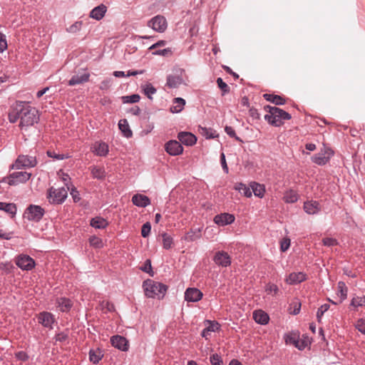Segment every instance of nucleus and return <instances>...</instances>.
<instances>
[{
	"instance_id": "obj_14",
	"label": "nucleus",
	"mask_w": 365,
	"mask_h": 365,
	"mask_svg": "<svg viewBox=\"0 0 365 365\" xmlns=\"http://www.w3.org/2000/svg\"><path fill=\"white\" fill-rule=\"evenodd\" d=\"M184 70H180V73L176 75H169L167 77L166 86L170 88H177L184 83L182 75Z\"/></svg>"
},
{
	"instance_id": "obj_51",
	"label": "nucleus",
	"mask_w": 365,
	"mask_h": 365,
	"mask_svg": "<svg viewBox=\"0 0 365 365\" xmlns=\"http://www.w3.org/2000/svg\"><path fill=\"white\" fill-rule=\"evenodd\" d=\"M7 48L6 36L0 31V53H3Z\"/></svg>"
},
{
	"instance_id": "obj_24",
	"label": "nucleus",
	"mask_w": 365,
	"mask_h": 365,
	"mask_svg": "<svg viewBox=\"0 0 365 365\" xmlns=\"http://www.w3.org/2000/svg\"><path fill=\"white\" fill-rule=\"evenodd\" d=\"M304 210L309 215H314L319 212L320 207L317 201H308L304 204Z\"/></svg>"
},
{
	"instance_id": "obj_52",
	"label": "nucleus",
	"mask_w": 365,
	"mask_h": 365,
	"mask_svg": "<svg viewBox=\"0 0 365 365\" xmlns=\"http://www.w3.org/2000/svg\"><path fill=\"white\" fill-rule=\"evenodd\" d=\"M47 155L48 157L54 158L56 160H63L68 158V156H66L63 154L56 153L54 150H48Z\"/></svg>"
},
{
	"instance_id": "obj_39",
	"label": "nucleus",
	"mask_w": 365,
	"mask_h": 365,
	"mask_svg": "<svg viewBox=\"0 0 365 365\" xmlns=\"http://www.w3.org/2000/svg\"><path fill=\"white\" fill-rule=\"evenodd\" d=\"M338 295L341 298V301L344 300L347 296V288L346 284L343 282H339L338 283Z\"/></svg>"
},
{
	"instance_id": "obj_56",
	"label": "nucleus",
	"mask_w": 365,
	"mask_h": 365,
	"mask_svg": "<svg viewBox=\"0 0 365 365\" xmlns=\"http://www.w3.org/2000/svg\"><path fill=\"white\" fill-rule=\"evenodd\" d=\"M289 246L290 240L288 238H285L281 242L280 250L282 252H285L289 249Z\"/></svg>"
},
{
	"instance_id": "obj_5",
	"label": "nucleus",
	"mask_w": 365,
	"mask_h": 365,
	"mask_svg": "<svg viewBox=\"0 0 365 365\" xmlns=\"http://www.w3.org/2000/svg\"><path fill=\"white\" fill-rule=\"evenodd\" d=\"M36 164L37 160L36 157L21 155L17 158L15 163L11 165V168L22 169L26 168H34Z\"/></svg>"
},
{
	"instance_id": "obj_3",
	"label": "nucleus",
	"mask_w": 365,
	"mask_h": 365,
	"mask_svg": "<svg viewBox=\"0 0 365 365\" xmlns=\"http://www.w3.org/2000/svg\"><path fill=\"white\" fill-rule=\"evenodd\" d=\"M145 294L149 298L161 299L163 298L167 291V287L158 282H155L152 279H147L143 284Z\"/></svg>"
},
{
	"instance_id": "obj_20",
	"label": "nucleus",
	"mask_w": 365,
	"mask_h": 365,
	"mask_svg": "<svg viewBox=\"0 0 365 365\" xmlns=\"http://www.w3.org/2000/svg\"><path fill=\"white\" fill-rule=\"evenodd\" d=\"M90 74L87 72L73 75L68 81V85L73 86L88 81Z\"/></svg>"
},
{
	"instance_id": "obj_62",
	"label": "nucleus",
	"mask_w": 365,
	"mask_h": 365,
	"mask_svg": "<svg viewBox=\"0 0 365 365\" xmlns=\"http://www.w3.org/2000/svg\"><path fill=\"white\" fill-rule=\"evenodd\" d=\"M110 79H106L102 81L100 84V89L106 90L110 88Z\"/></svg>"
},
{
	"instance_id": "obj_35",
	"label": "nucleus",
	"mask_w": 365,
	"mask_h": 365,
	"mask_svg": "<svg viewBox=\"0 0 365 365\" xmlns=\"http://www.w3.org/2000/svg\"><path fill=\"white\" fill-rule=\"evenodd\" d=\"M0 210L14 215L16 212V207L13 203H6L0 202Z\"/></svg>"
},
{
	"instance_id": "obj_53",
	"label": "nucleus",
	"mask_w": 365,
	"mask_h": 365,
	"mask_svg": "<svg viewBox=\"0 0 365 365\" xmlns=\"http://www.w3.org/2000/svg\"><path fill=\"white\" fill-rule=\"evenodd\" d=\"M265 291L267 294H277L279 289L276 284H268L266 285Z\"/></svg>"
},
{
	"instance_id": "obj_42",
	"label": "nucleus",
	"mask_w": 365,
	"mask_h": 365,
	"mask_svg": "<svg viewBox=\"0 0 365 365\" xmlns=\"http://www.w3.org/2000/svg\"><path fill=\"white\" fill-rule=\"evenodd\" d=\"M351 306L353 307H361L365 306V296L359 297H354L351 302Z\"/></svg>"
},
{
	"instance_id": "obj_11",
	"label": "nucleus",
	"mask_w": 365,
	"mask_h": 365,
	"mask_svg": "<svg viewBox=\"0 0 365 365\" xmlns=\"http://www.w3.org/2000/svg\"><path fill=\"white\" fill-rule=\"evenodd\" d=\"M214 262L222 267H227L231 264V257L229 254L225 251H218L213 257Z\"/></svg>"
},
{
	"instance_id": "obj_58",
	"label": "nucleus",
	"mask_w": 365,
	"mask_h": 365,
	"mask_svg": "<svg viewBox=\"0 0 365 365\" xmlns=\"http://www.w3.org/2000/svg\"><path fill=\"white\" fill-rule=\"evenodd\" d=\"M220 163L223 170L226 173H228L229 169L226 163L225 155L223 153H222L220 155Z\"/></svg>"
},
{
	"instance_id": "obj_36",
	"label": "nucleus",
	"mask_w": 365,
	"mask_h": 365,
	"mask_svg": "<svg viewBox=\"0 0 365 365\" xmlns=\"http://www.w3.org/2000/svg\"><path fill=\"white\" fill-rule=\"evenodd\" d=\"M235 188L245 197H250L252 196L251 187H247L244 183L240 182L236 184Z\"/></svg>"
},
{
	"instance_id": "obj_13",
	"label": "nucleus",
	"mask_w": 365,
	"mask_h": 365,
	"mask_svg": "<svg viewBox=\"0 0 365 365\" xmlns=\"http://www.w3.org/2000/svg\"><path fill=\"white\" fill-rule=\"evenodd\" d=\"M202 296V292L197 288H187L185 292V299L190 302H197Z\"/></svg>"
},
{
	"instance_id": "obj_59",
	"label": "nucleus",
	"mask_w": 365,
	"mask_h": 365,
	"mask_svg": "<svg viewBox=\"0 0 365 365\" xmlns=\"http://www.w3.org/2000/svg\"><path fill=\"white\" fill-rule=\"evenodd\" d=\"M286 343L288 344H293L295 345L296 347H297L299 350H302V347L301 346H299V341L294 338V337H292V336H287L286 339Z\"/></svg>"
},
{
	"instance_id": "obj_17",
	"label": "nucleus",
	"mask_w": 365,
	"mask_h": 365,
	"mask_svg": "<svg viewBox=\"0 0 365 365\" xmlns=\"http://www.w3.org/2000/svg\"><path fill=\"white\" fill-rule=\"evenodd\" d=\"M38 322L42 324L44 327L50 329H53V324L55 322L53 315L47 312H43L38 314Z\"/></svg>"
},
{
	"instance_id": "obj_29",
	"label": "nucleus",
	"mask_w": 365,
	"mask_h": 365,
	"mask_svg": "<svg viewBox=\"0 0 365 365\" xmlns=\"http://www.w3.org/2000/svg\"><path fill=\"white\" fill-rule=\"evenodd\" d=\"M263 97L267 101H270L275 105H284L285 103V100L280 96L265 93Z\"/></svg>"
},
{
	"instance_id": "obj_54",
	"label": "nucleus",
	"mask_w": 365,
	"mask_h": 365,
	"mask_svg": "<svg viewBox=\"0 0 365 365\" xmlns=\"http://www.w3.org/2000/svg\"><path fill=\"white\" fill-rule=\"evenodd\" d=\"M81 25H82L81 22L77 21V22L74 23L73 24H72L71 26H70L67 29V31L70 32V33H76L81 29Z\"/></svg>"
},
{
	"instance_id": "obj_10",
	"label": "nucleus",
	"mask_w": 365,
	"mask_h": 365,
	"mask_svg": "<svg viewBox=\"0 0 365 365\" xmlns=\"http://www.w3.org/2000/svg\"><path fill=\"white\" fill-rule=\"evenodd\" d=\"M44 215V210L38 205H30L25 212V216L29 220L38 222Z\"/></svg>"
},
{
	"instance_id": "obj_9",
	"label": "nucleus",
	"mask_w": 365,
	"mask_h": 365,
	"mask_svg": "<svg viewBox=\"0 0 365 365\" xmlns=\"http://www.w3.org/2000/svg\"><path fill=\"white\" fill-rule=\"evenodd\" d=\"M16 264L22 270L29 271L35 267V261L27 255H19L16 257Z\"/></svg>"
},
{
	"instance_id": "obj_6",
	"label": "nucleus",
	"mask_w": 365,
	"mask_h": 365,
	"mask_svg": "<svg viewBox=\"0 0 365 365\" xmlns=\"http://www.w3.org/2000/svg\"><path fill=\"white\" fill-rule=\"evenodd\" d=\"M333 155V150L331 148L324 145L323 148L321 149L319 153L312 156V160L313 163L319 165H324L329 162Z\"/></svg>"
},
{
	"instance_id": "obj_26",
	"label": "nucleus",
	"mask_w": 365,
	"mask_h": 365,
	"mask_svg": "<svg viewBox=\"0 0 365 365\" xmlns=\"http://www.w3.org/2000/svg\"><path fill=\"white\" fill-rule=\"evenodd\" d=\"M253 318L257 323L260 324H266L269 322V316L262 310L254 312Z\"/></svg>"
},
{
	"instance_id": "obj_57",
	"label": "nucleus",
	"mask_w": 365,
	"mask_h": 365,
	"mask_svg": "<svg viewBox=\"0 0 365 365\" xmlns=\"http://www.w3.org/2000/svg\"><path fill=\"white\" fill-rule=\"evenodd\" d=\"M15 356L17 359L23 361H25L28 360V359H29L28 354L23 351L16 352L15 354Z\"/></svg>"
},
{
	"instance_id": "obj_63",
	"label": "nucleus",
	"mask_w": 365,
	"mask_h": 365,
	"mask_svg": "<svg viewBox=\"0 0 365 365\" xmlns=\"http://www.w3.org/2000/svg\"><path fill=\"white\" fill-rule=\"evenodd\" d=\"M12 267V264L10 262H1L0 264V269L9 271Z\"/></svg>"
},
{
	"instance_id": "obj_49",
	"label": "nucleus",
	"mask_w": 365,
	"mask_h": 365,
	"mask_svg": "<svg viewBox=\"0 0 365 365\" xmlns=\"http://www.w3.org/2000/svg\"><path fill=\"white\" fill-rule=\"evenodd\" d=\"M322 243L327 247H334L338 244L337 240L332 237H325L322 240Z\"/></svg>"
},
{
	"instance_id": "obj_18",
	"label": "nucleus",
	"mask_w": 365,
	"mask_h": 365,
	"mask_svg": "<svg viewBox=\"0 0 365 365\" xmlns=\"http://www.w3.org/2000/svg\"><path fill=\"white\" fill-rule=\"evenodd\" d=\"M110 342H111V344L121 350V351H127L128 349V341L127 339L122 336H119V335H115V336H113L111 338H110Z\"/></svg>"
},
{
	"instance_id": "obj_7",
	"label": "nucleus",
	"mask_w": 365,
	"mask_h": 365,
	"mask_svg": "<svg viewBox=\"0 0 365 365\" xmlns=\"http://www.w3.org/2000/svg\"><path fill=\"white\" fill-rule=\"evenodd\" d=\"M31 176V174L26 171L14 172L8 177L7 183L9 185H16L19 183H24L30 179Z\"/></svg>"
},
{
	"instance_id": "obj_32",
	"label": "nucleus",
	"mask_w": 365,
	"mask_h": 365,
	"mask_svg": "<svg viewBox=\"0 0 365 365\" xmlns=\"http://www.w3.org/2000/svg\"><path fill=\"white\" fill-rule=\"evenodd\" d=\"M118 127L126 138L132 136L133 133L129 128V125L126 119L120 120L118 122Z\"/></svg>"
},
{
	"instance_id": "obj_40",
	"label": "nucleus",
	"mask_w": 365,
	"mask_h": 365,
	"mask_svg": "<svg viewBox=\"0 0 365 365\" xmlns=\"http://www.w3.org/2000/svg\"><path fill=\"white\" fill-rule=\"evenodd\" d=\"M163 247L166 250L170 249L173 245V238L167 233L162 235Z\"/></svg>"
},
{
	"instance_id": "obj_21",
	"label": "nucleus",
	"mask_w": 365,
	"mask_h": 365,
	"mask_svg": "<svg viewBox=\"0 0 365 365\" xmlns=\"http://www.w3.org/2000/svg\"><path fill=\"white\" fill-rule=\"evenodd\" d=\"M133 203L140 207H145L150 204L148 197L141 194H135L132 197Z\"/></svg>"
},
{
	"instance_id": "obj_4",
	"label": "nucleus",
	"mask_w": 365,
	"mask_h": 365,
	"mask_svg": "<svg viewBox=\"0 0 365 365\" xmlns=\"http://www.w3.org/2000/svg\"><path fill=\"white\" fill-rule=\"evenodd\" d=\"M69 189V187L66 189L65 187H51L48 191L49 202L53 204H61L66 199Z\"/></svg>"
},
{
	"instance_id": "obj_43",
	"label": "nucleus",
	"mask_w": 365,
	"mask_h": 365,
	"mask_svg": "<svg viewBox=\"0 0 365 365\" xmlns=\"http://www.w3.org/2000/svg\"><path fill=\"white\" fill-rule=\"evenodd\" d=\"M219 329V324L217 322H210V325L204 329L202 331V336H205V333H210L211 331H215Z\"/></svg>"
},
{
	"instance_id": "obj_60",
	"label": "nucleus",
	"mask_w": 365,
	"mask_h": 365,
	"mask_svg": "<svg viewBox=\"0 0 365 365\" xmlns=\"http://www.w3.org/2000/svg\"><path fill=\"white\" fill-rule=\"evenodd\" d=\"M140 269L142 271H143L145 272L150 273L152 269L150 260L147 259L145 262L144 266L143 267H141Z\"/></svg>"
},
{
	"instance_id": "obj_46",
	"label": "nucleus",
	"mask_w": 365,
	"mask_h": 365,
	"mask_svg": "<svg viewBox=\"0 0 365 365\" xmlns=\"http://www.w3.org/2000/svg\"><path fill=\"white\" fill-rule=\"evenodd\" d=\"M210 361L212 365H222V360L221 356L217 354L211 355Z\"/></svg>"
},
{
	"instance_id": "obj_19",
	"label": "nucleus",
	"mask_w": 365,
	"mask_h": 365,
	"mask_svg": "<svg viewBox=\"0 0 365 365\" xmlns=\"http://www.w3.org/2000/svg\"><path fill=\"white\" fill-rule=\"evenodd\" d=\"M178 138L179 140L185 145H193L197 142L195 135L188 132H180L178 133Z\"/></svg>"
},
{
	"instance_id": "obj_31",
	"label": "nucleus",
	"mask_w": 365,
	"mask_h": 365,
	"mask_svg": "<svg viewBox=\"0 0 365 365\" xmlns=\"http://www.w3.org/2000/svg\"><path fill=\"white\" fill-rule=\"evenodd\" d=\"M91 226L97 229H103L108 225L107 221L101 217H96L91 220Z\"/></svg>"
},
{
	"instance_id": "obj_23",
	"label": "nucleus",
	"mask_w": 365,
	"mask_h": 365,
	"mask_svg": "<svg viewBox=\"0 0 365 365\" xmlns=\"http://www.w3.org/2000/svg\"><path fill=\"white\" fill-rule=\"evenodd\" d=\"M106 11V6L103 4H101L91 10L90 17L98 21L101 20L105 16Z\"/></svg>"
},
{
	"instance_id": "obj_33",
	"label": "nucleus",
	"mask_w": 365,
	"mask_h": 365,
	"mask_svg": "<svg viewBox=\"0 0 365 365\" xmlns=\"http://www.w3.org/2000/svg\"><path fill=\"white\" fill-rule=\"evenodd\" d=\"M144 94L150 100L153 99L152 96L157 91L156 88L150 83H146L141 86Z\"/></svg>"
},
{
	"instance_id": "obj_22",
	"label": "nucleus",
	"mask_w": 365,
	"mask_h": 365,
	"mask_svg": "<svg viewBox=\"0 0 365 365\" xmlns=\"http://www.w3.org/2000/svg\"><path fill=\"white\" fill-rule=\"evenodd\" d=\"M306 279V274L304 272H292L289 274L286 279V282L290 284H295L305 281Z\"/></svg>"
},
{
	"instance_id": "obj_2",
	"label": "nucleus",
	"mask_w": 365,
	"mask_h": 365,
	"mask_svg": "<svg viewBox=\"0 0 365 365\" xmlns=\"http://www.w3.org/2000/svg\"><path fill=\"white\" fill-rule=\"evenodd\" d=\"M264 108L267 112V114L264 115V119L272 125L280 126L283 124L284 120L291 118L289 113L277 107L266 106Z\"/></svg>"
},
{
	"instance_id": "obj_12",
	"label": "nucleus",
	"mask_w": 365,
	"mask_h": 365,
	"mask_svg": "<svg viewBox=\"0 0 365 365\" xmlns=\"http://www.w3.org/2000/svg\"><path fill=\"white\" fill-rule=\"evenodd\" d=\"M91 150L96 155L105 157L109 152V147L103 141H96L92 145Z\"/></svg>"
},
{
	"instance_id": "obj_30",
	"label": "nucleus",
	"mask_w": 365,
	"mask_h": 365,
	"mask_svg": "<svg viewBox=\"0 0 365 365\" xmlns=\"http://www.w3.org/2000/svg\"><path fill=\"white\" fill-rule=\"evenodd\" d=\"M185 104V101L182 98H175L174 99V105L170 108V111L173 113L180 112Z\"/></svg>"
},
{
	"instance_id": "obj_38",
	"label": "nucleus",
	"mask_w": 365,
	"mask_h": 365,
	"mask_svg": "<svg viewBox=\"0 0 365 365\" xmlns=\"http://www.w3.org/2000/svg\"><path fill=\"white\" fill-rule=\"evenodd\" d=\"M201 228H197L195 230H190L185 235V240L187 241H195L201 237Z\"/></svg>"
},
{
	"instance_id": "obj_16",
	"label": "nucleus",
	"mask_w": 365,
	"mask_h": 365,
	"mask_svg": "<svg viewBox=\"0 0 365 365\" xmlns=\"http://www.w3.org/2000/svg\"><path fill=\"white\" fill-rule=\"evenodd\" d=\"M235 216L230 213H221L214 217V222L219 226H225L232 224L235 221Z\"/></svg>"
},
{
	"instance_id": "obj_27",
	"label": "nucleus",
	"mask_w": 365,
	"mask_h": 365,
	"mask_svg": "<svg viewBox=\"0 0 365 365\" xmlns=\"http://www.w3.org/2000/svg\"><path fill=\"white\" fill-rule=\"evenodd\" d=\"M103 356V351L99 348L92 349L89 351V360L93 364H98Z\"/></svg>"
},
{
	"instance_id": "obj_50",
	"label": "nucleus",
	"mask_w": 365,
	"mask_h": 365,
	"mask_svg": "<svg viewBox=\"0 0 365 365\" xmlns=\"http://www.w3.org/2000/svg\"><path fill=\"white\" fill-rule=\"evenodd\" d=\"M225 131L230 137L235 138L237 140L240 142L242 141V140L238 136L236 135L235 131L232 127L227 125L225 128Z\"/></svg>"
},
{
	"instance_id": "obj_8",
	"label": "nucleus",
	"mask_w": 365,
	"mask_h": 365,
	"mask_svg": "<svg viewBox=\"0 0 365 365\" xmlns=\"http://www.w3.org/2000/svg\"><path fill=\"white\" fill-rule=\"evenodd\" d=\"M148 26L157 32L163 33L166 30L168 23L163 16L157 15L148 21Z\"/></svg>"
},
{
	"instance_id": "obj_41",
	"label": "nucleus",
	"mask_w": 365,
	"mask_h": 365,
	"mask_svg": "<svg viewBox=\"0 0 365 365\" xmlns=\"http://www.w3.org/2000/svg\"><path fill=\"white\" fill-rule=\"evenodd\" d=\"M217 83L218 87L222 92V96L230 92V87L227 86L226 83L223 81V80L221 78H218L217 79Z\"/></svg>"
},
{
	"instance_id": "obj_48",
	"label": "nucleus",
	"mask_w": 365,
	"mask_h": 365,
	"mask_svg": "<svg viewBox=\"0 0 365 365\" xmlns=\"http://www.w3.org/2000/svg\"><path fill=\"white\" fill-rule=\"evenodd\" d=\"M89 242L91 245H92L94 247H101L102 246V240L96 237V236H92L89 239Z\"/></svg>"
},
{
	"instance_id": "obj_61",
	"label": "nucleus",
	"mask_w": 365,
	"mask_h": 365,
	"mask_svg": "<svg viewBox=\"0 0 365 365\" xmlns=\"http://www.w3.org/2000/svg\"><path fill=\"white\" fill-rule=\"evenodd\" d=\"M68 335L63 332L58 333L55 336L56 341H64L67 339Z\"/></svg>"
},
{
	"instance_id": "obj_28",
	"label": "nucleus",
	"mask_w": 365,
	"mask_h": 365,
	"mask_svg": "<svg viewBox=\"0 0 365 365\" xmlns=\"http://www.w3.org/2000/svg\"><path fill=\"white\" fill-rule=\"evenodd\" d=\"M250 187L252 189V193L259 197H262L264 196L265 189L264 185L259 184L256 182H252L250 183Z\"/></svg>"
},
{
	"instance_id": "obj_55",
	"label": "nucleus",
	"mask_w": 365,
	"mask_h": 365,
	"mask_svg": "<svg viewBox=\"0 0 365 365\" xmlns=\"http://www.w3.org/2000/svg\"><path fill=\"white\" fill-rule=\"evenodd\" d=\"M356 328L360 332L365 334V319H359L356 323Z\"/></svg>"
},
{
	"instance_id": "obj_45",
	"label": "nucleus",
	"mask_w": 365,
	"mask_h": 365,
	"mask_svg": "<svg viewBox=\"0 0 365 365\" xmlns=\"http://www.w3.org/2000/svg\"><path fill=\"white\" fill-rule=\"evenodd\" d=\"M329 307L330 306L329 304H324L318 309V311L317 313V317L318 322L321 321L322 316L329 309Z\"/></svg>"
},
{
	"instance_id": "obj_25",
	"label": "nucleus",
	"mask_w": 365,
	"mask_h": 365,
	"mask_svg": "<svg viewBox=\"0 0 365 365\" xmlns=\"http://www.w3.org/2000/svg\"><path fill=\"white\" fill-rule=\"evenodd\" d=\"M56 304L59 309L63 312H68L73 305L71 301L66 297L58 298L56 299Z\"/></svg>"
},
{
	"instance_id": "obj_37",
	"label": "nucleus",
	"mask_w": 365,
	"mask_h": 365,
	"mask_svg": "<svg viewBox=\"0 0 365 365\" xmlns=\"http://www.w3.org/2000/svg\"><path fill=\"white\" fill-rule=\"evenodd\" d=\"M91 174L94 178L103 179L106 177V172L103 168L93 166L91 168Z\"/></svg>"
},
{
	"instance_id": "obj_1",
	"label": "nucleus",
	"mask_w": 365,
	"mask_h": 365,
	"mask_svg": "<svg viewBox=\"0 0 365 365\" xmlns=\"http://www.w3.org/2000/svg\"><path fill=\"white\" fill-rule=\"evenodd\" d=\"M19 119L20 120L19 127L21 129H26L38 123L39 120L38 111L26 102H16L9 113V120L14 123Z\"/></svg>"
},
{
	"instance_id": "obj_15",
	"label": "nucleus",
	"mask_w": 365,
	"mask_h": 365,
	"mask_svg": "<svg viewBox=\"0 0 365 365\" xmlns=\"http://www.w3.org/2000/svg\"><path fill=\"white\" fill-rule=\"evenodd\" d=\"M166 152L170 155H178L183 151V148L177 140H170L165 145Z\"/></svg>"
},
{
	"instance_id": "obj_47",
	"label": "nucleus",
	"mask_w": 365,
	"mask_h": 365,
	"mask_svg": "<svg viewBox=\"0 0 365 365\" xmlns=\"http://www.w3.org/2000/svg\"><path fill=\"white\" fill-rule=\"evenodd\" d=\"M151 230V225L150 222H145L143 224L141 228V235L143 237H147L150 232Z\"/></svg>"
},
{
	"instance_id": "obj_34",
	"label": "nucleus",
	"mask_w": 365,
	"mask_h": 365,
	"mask_svg": "<svg viewBox=\"0 0 365 365\" xmlns=\"http://www.w3.org/2000/svg\"><path fill=\"white\" fill-rule=\"evenodd\" d=\"M283 199L287 203H294L297 201L298 195L294 190H289L284 193Z\"/></svg>"
},
{
	"instance_id": "obj_64",
	"label": "nucleus",
	"mask_w": 365,
	"mask_h": 365,
	"mask_svg": "<svg viewBox=\"0 0 365 365\" xmlns=\"http://www.w3.org/2000/svg\"><path fill=\"white\" fill-rule=\"evenodd\" d=\"M71 195H72L73 200L75 202H77L80 200L78 192L76 190V188H72L71 190Z\"/></svg>"
},
{
	"instance_id": "obj_44",
	"label": "nucleus",
	"mask_w": 365,
	"mask_h": 365,
	"mask_svg": "<svg viewBox=\"0 0 365 365\" xmlns=\"http://www.w3.org/2000/svg\"><path fill=\"white\" fill-rule=\"evenodd\" d=\"M140 96L138 94H133L123 97V102L127 103H134L140 101Z\"/></svg>"
}]
</instances>
